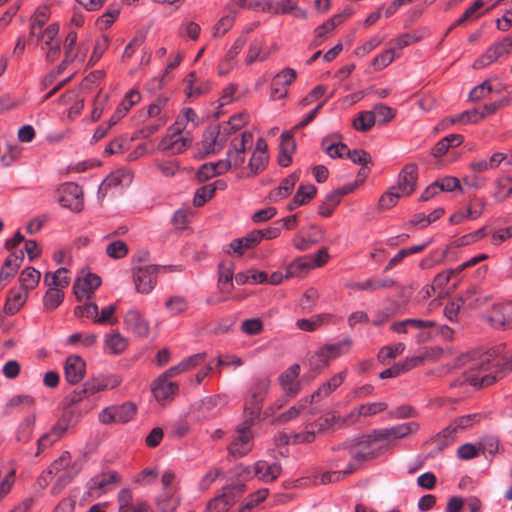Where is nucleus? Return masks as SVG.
Instances as JSON below:
<instances>
[{"mask_svg": "<svg viewBox=\"0 0 512 512\" xmlns=\"http://www.w3.org/2000/svg\"><path fill=\"white\" fill-rule=\"evenodd\" d=\"M501 366L512 369V352L503 356L497 355L495 350L485 353L471 352L461 355L453 367H464V381L473 387L482 388L490 386L501 376Z\"/></svg>", "mask_w": 512, "mask_h": 512, "instance_id": "obj_1", "label": "nucleus"}, {"mask_svg": "<svg viewBox=\"0 0 512 512\" xmlns=\"http://www.w3.org/2000/svg\"><path fill=\"white\" fill-rule=\"evenodd\" d=\"M81 469V459L72 461L70 453L65 451L50 465L41 479L45 484L54 481L51 492L56 495L79 474Z\"/></svg>", "mask_w": 512, "mask_h": 512, "instance_id": "obj_2", "label": "nucleus"}, {"mask_svg": "<svg viewBox=\"0 0 512 512\" xmlns=\"http://www.w3.org/2000/svg\"><path fill=\"white\" fill-rule=\"evenodd\" d=\"M340 457L343 459L349 458V462L343 471L325 472L321 475L320 481L322 484L337 482L341 480L344 475L350 474L355 471L363 461L374 458L375 454L366 445V442H358L355 444L345 443L339 448Z\"/></svg>", "mask_w": 512, "mask_h": 512, "instance_id": "obj_3", "label": "nucleus"}, {"mask_svg": "<svg viewBox=\"0 0 512 512\" xmlns=\"http://www.w3.org/2000/svg\"><path fill=\"white\" fill-rule=\"evenodd\" d=\"M254 136L251 131H242L228 140L226 158L220 160V168H240L245 163L246 150L253 146Z\"/></svg>", "mask_w": 512, "mask_h": 512, "instance_id": "obj_4", "label": "nucleus"}, {"mask_svg": "<svg viewBox=\"0 0 512 512\" xmlns=\"http://www.w3.org/2000/svg\"><path fill=\"white\" fill-rule=\"evenodd\" d=\"M271 380L266 375L255 376L251 379L244 404V416L258 418L262 404L269 393Z\"/></svg>", "mask_w": 512, "mask_h": 512, "instance_id": "obj_5", "label": "nucleus"}, {"mask_svg": "<svg viewBox=\"0 0 512 512\" xmlns=\"http://www.w3.org/2000/svg\"><path fill=\"white\" fill-rule=\"evenodd\" d=\"M281 472L282 467L279 463L258 460L254 463L253 468L240 464L230 473L232 477H238V480L244 483L245 480L252 476L263 482H272L280 476Z\"/></svg>", "mask_w": 512, "mask_h": 512, "instance_id": "obj_6", "label": "nucleus"}, {"mask_svg": "<svg viewBox=\"0 0 512 512\" xmlns=\"http://www.w3.org/2000/svg\"><path fill=\"white\" fill-rule=\"evenodd\" d=\"M255 420L256 418L245 416V419L237 425L235 435L228 447L229 453L234 458L243 457L252 450L254 439L252 427Z\"/></svg>", "mask_w": 512, "mask_h": 512, "instance_id": "obj_7", "label": "nucleus"}, {"mask_svg": "<svg viewBox=\"0 0 512 512\" xmlns=\"http://www.w3.org/2000/svg\"><path fill=\"white\" fill-rule=\"evenodd\" d=\"M58 34L59 25L52 23L30 36L31 40L35 39V44L40 47L48 62L55 61L60 55L61 47Z\"/></svg>", "mask_w": 512, "mask_h": 512, "instance_id": "obj_8", "label": "nucleus"}, {"mask_svg": "<svg viewBox=\"0 0 512 512\" xmlns=\"http://www.w3.org/2000/svg\"><path fill=\"white\" fill-rule=\"evenodd\" d=\"M244 489L245 484L240 480L224 486L222 493L208 502L205 512H227L240 498Z\"/></svg>", "mask_w": 512, "mask_h": 512, "instance_id": "obj_9", "label": "nucleus"}, {"mask_svg": "<svg viewBox=\"0 0 512 512\" xmlns=\"http://www.w3.org/2000/svg\"><path fill=\"white\" fill-rule=\"evenodd\" d=\"M120 382V378L115 374L95 376L87 380L80 391H75L73 395H71L70 401L72 403L80 401L82 394L91 396L105 390L113 389L117 387Z\"/></svg>", "mask_w": 512, "mask_h": 512, "instance_id": "obj_10", "label": "nucleus"}, {"mask_svg": "<svg viewBox=\"0 0 512 512\" xmlns=\"http://www.w3.org/2000/svg\"><path fill=\"white\" fill-rule=\"evenodd\" d=\"M159 267L153 264H143L133 267V282L139 294H150L157 285Z\"/></svg>", "mask_w": 512, "mask_h": 512, "instance_id": "obj_11", "label": "nucleus"}, {"mask_svg": "<svg viewBox=\"0 0 512 512\" xmlns=\"http://www.w3.org/2000/svg\"><path fill=\"white\" fill-rule=\"evenodd\" d=\"M120 482L121 477L118 472L114 470L97 474L87 482L88 495L94 498L101 497L112 491Z\"/></svg>", "mask_w": 512, "mask_h": 512, "instance_id": "obj_12", "label": "nucleus"}, {"mask_svg": "<svg viewBox=\"0 0 512 512\" xmlns=\"http://www.w3.org/2000/svg\"><path fill=\"white\" fill-rule=\"evenodd\" d=\"M351 344L352 342L349 338H345L337 343L326 344L315 352L311 364L314 365L316 369H323L329 365L331 360L346 353Z\"/></svg>", "mask_w": 512, "mask_h": 512, "instance_id": "obj_13", "label": "nucleus"}, {"mask_svg": "<svg viewBox=\"0 0 512 512\" xmlns=\"http://www.w3.org/2000/svg\"><path fill=\"white\" fill-rule=\"evenodd\" d=\"M230 139L226 130L220 125L209 126L203 133L201 150L204 155H214L222 151Z\"/></svg>", "mask_w": 512, "mask_h": 512, "instance_id": "obj_14", "label": "nucleus"}, {"mask_svg": "<svg viewBox=\"0 0 512 512\" xmlns=\"http://www.w3.org/2000/svg\"><path fill=\"white\" fill-rule=\"evenodd\" d=\"M192 142L193 138L189 132L177 131L175 125H172L169 133L161 140L160 148L171 154H179L187 150Z\"/></svg>", "mask_w": 512, "mask_h": 512, "instance_id": "obj_15", "label": "nucleus"}, {"mask_svg": "<svg viewBox=\"0 0 512 512\" xmlns=\"http://www.w3.org/2000/svg\"><path fill=\"white\" fill-rule=\"evenodd\" d=\"M512 51V38L504 37L490 45L486 51L475 61V69L483 68L496 62L501 57L507 56Z\"/></svg>", "mask_w": 512, "mask_h": 512, "instance_id": "obj_16", "label": "nucleus"}, {"mask_svg": "<svg viewBox=\"0 0 512 512\" xmlns=\"http://www.w3.org/2000/svg\"><path fill=\"white\" fill-rule=\"evenodd\" d=\"M58 201L62 207L68 208L71 211L79 212L83 208V192L82 188L74 183H64L58 189Z\"/></svg>", "mask_w": 512, "mask_h": 512, "instance_id": "obj_17", "label": "nucleus"}, {"mask_svg": "<svg viewBox=\"0 0 512 512\" xmlns=\"http://www.w3.org/2000/svg\"><path fill=\"white\" fill-rule=\"evenodd\" d=\"M101 283V278L97 274L85 270L81 271L73 285L75 297L79 301L90 299Z\"/></svg>", "mask_w": 512, "mask_h": 512, "instance_id": "obj_18", "label": "nucleus"}, {"mask_svg": "<svg viewBox=\"0 0 512 512\" xmlns=\"http://www.w3.org/2000/svg\"><path fill=\"white\" fill-rule=\"evenodd\" d=\"M125 329L137 337L146 338L150 333V323L144 314L136 307L127 310L124 315Z\"/></svg>", "mask_w": 512, "mask_h": 512, "instance_id": "obj_19", "label": "nucleus"}, {"mask_svg": "<svg viewBox=\"0 0 512 512\" xmlns=\"http://www.w3.org/2000/svg\"><path fill=\"white\" fill-rule=\"evenodd\" d=\"M269 155L267 152V144L263 138H258L255 148L248 161L246 167V177H254L262 173L268 166Z\"/></svg>", "mask_w": 512, "mask_h": 512, "instance_id": "obj_20", "label": "nucleus"}, {"mask_svg": "<svg viewBox=\"0 0 512 512\" xmlns=\"http://www.w3.org/2000/svg\"><path fill=\"white\" fill-rule=\"evenodd\" d=\"M76 41H77V33L75 31H70L64 43V59L58 67V73H61L63 69L66 68L68 64L74 62H83L86 56L87 47L84 45H80L76 50Z\"/></svg>", "mask_w": 512, "mask_h": 512, "instance_id": "obj_21", "label": "nucleus"}, {"mask_svg": "<svg viewBox=\"0 0 512 512\" xmlns=\"http://www.w3.org/2000/svg\"><path fill=\"white\" fill-rule=\"evenodd\" d=\"M418 179V166L414 163L406 164L399 172L396 185L393 187L400 195L409 196L416 189Z\"/></svg>", "mask_w": 512, "mask_h": 512, "instance_id": "obj_22", "label": "nucleus"}, {"mask_svg": "<svg viewBox=\"0 0 512 512\" xmlns=\"http://www.w3.org/2000/svg\"><path fill=\"white\" fill-rule=\"evenodd\" d=\"M485 319L493 328H511L512 301L495 304L491 313Z\"/></svg>", "mask_w": 512, "mask_h": 512, "instance_id": "obj_23", "label": "nucleus"}, {"mask_svg": "<svg viewBox=\"0 0 512 512\" xmlns=\"http://www.w3.org/2000/svg\"><path fill=\"white\" fill-rule=\"evenodd\" d=\"M299 374L300 366L298 364L291 365L280 374L279 383L286 397L293 398L301 390V384L298 380Z\"/></svg>", "mask_w": 512, "mask_h": 512, "instance_id": "obj_24", "label": "nucleus"}, {"mask_svg": "<svg viewBox=\"0 0 512 512\" xmlns=\"http://www.w3.org/2000/svg\"><path fill=\"white\" fill-rule=\"evenodd\" d=\"M295 78L296 71L292 68H285L277 73L271 83V98H284L288 93L287 87L291 85Z\"/></svg>", "mask_w": 512, "mask_h": 512, "instance_id": "obj_25", "label": "nucleus"}, {"mask_svg": "<svg viewBox=\"0 0 512 512\" xmlns=\"http://www.w3.org/2000/svg\"><path fill=\"white\" fill-rule=\"evenodd\" d=\"M387 408L388 404L384 401L361 404L351 410L344 422L353 424L356 423L360 417H371L385 411Z\"/></svg>", "mask_w": 512, "mask_h": 512, "instance_id": "obj_26", "label": "nucleus"}, {"mask_svg": "<svg viewBox=\"0 0 512 512\" xmlns=\"http://www.w3.org/2000/svg\"><path fill=\"white\" fill-rule=\"evenodd\" d=\"M171 377L166 375L164 372L159 378L154 382L152 392L155 399L158 402H165L170 399L173 395L178 391V385L172 381H170Z\"/></svg>", "mask_w": 512, "mask_h": 512, "instance_id": "obj_27", "label": "nucleus"}, {"mask_svg": "<svg viewBox=\"0 0 512 512\" xmlns=\"http://www.w3.org/2000/svg\"><path fill=\"white\" fill-rule=\"evenodd\" d=\"M252 29H247L244 31L233 43V45L228 50L224 60L221 62L219 66V74L224 75L227 74L233 66L236 64V57L243 49L246 43V36Z\"/></svg>", "mask_w": 512, "mask_h": 512, "instance_id": "obj_28", "label": "nucleus"}, {"mask_svg": "<svg viewBox=\"0 0 512 512\" xmlns=\"http://www.w3.org/2000/svg\"><path fill=\"white\" fill-rule=\"evenodd\" d=\"M132 181V173L127 169H118L110 173L100 184L98 193L104 196L111 187L125 186Z\"/></svg>", "mask_w": 512, "mask_h": 512, "instance_id": "obj_29", "label": "nucleus"}, {"mask_svg": "<svg viewBox=\"0 0 512 512\" xmlns=\"http://www.w3.org/2000/svg\"><path fill=\"white\" fill-rule=\"evenodd\" d=\"M346 374L347 371L344 370L340 373L333 375L329 380L322 383V385L309 397L311 404L315 401H320L328 397L344 382Z\"/></svg>", "mask_w": 512, "mask_h": 512, "instance_id": "obj_30", "label": "nucleus"}, {"mask_svg": "<svg viewBox=\"0 0 512 512\" xmlns=\"http://www.w3.org/2000/svg\"><path fill=\"white\" fill-rule=\"evenodd\" d=\"M351 12L349 10H344L339 14L334 15L329 20L321 24L315 29V39L314 44L320 45L326 35L332 32L338 25H340L343 21L349 18Z\"/></svg>", "mask_w": 512, "mask_h": 512, "instance_id": "obj_31", "label": "nucleus"}, {"mask_svg": "<svg viewBox=\"0 0 512 512\" xmlns=\"http://www.w3.org/2000/svg\"><path fill=\"white\" fill-rule=\"evenodd\" d=\"M64 370L67 381L76 384L84 377L85 362L79 356H70L66 359Z\"/></svg>", "mask_w": 512, "mask_h": 512, "instance_id": "obj_32", "label": "nucleus"}, {"mask_svg": "<svg viewBox=\"0 0 512 512\" xmlns=\"http://www.w3.org/2000/svg\"><path fill=\"white\" fill-rule=\"evenodd\" d=\"M141 95L140 92L136 89L129 90L120 104L118 105L117 109L115 110L114 114L110 117L111 118V124H117L127 113L128 111L140 101Z\"/></svg>", "mask_w": 512, "mask_h": 512, "instance_id": "obj_33", "label": "nucleus"}, {"mask_svg": "<svg viewBox=\"0 0 512 512\" xmlns=\"http://www.w3.org/2000/svg\"><path fill=\"white\" fill-rule=\"evenodd\" d=\"M28 298V291L20 288H13L9 291L4 312L8 315H14L25 304Z\"/></svg>", "mask_w": 512, "mask_h": 512, "instance_id": "obj_34", "label": "nucleus"}, {"mask_svg": "<svg viewBox=\"0 0 512 512\" xmlns=\"http://www.w3.org/2000/svg\"><path fill=\"white\" fill-rule=\"evenodd\" d=\"M129 341L119 332L107 334L104 338V350L111 355L122 354L128 347Z\"/></svg>", "mask_w": 512, "mask_h": 512, "instance_id": "obj_35", "label": "nucleus"}, {"mask_svg": "<svg viewBox=\"0 0 512 512\" xmlns=\"http://www.w3.org/2000/svg\"><path fill=\"white\" fill-rule=\"evenodd\" d=\"M299 178V172H293L292 174L287 176L285 179H283V181L277 188H275L269 193V199L272 202H278L287 197L294 189V186L296 182L299 180Z\"/></svg>", "mask_w": 512, "mask_h": 512, "instance_id": "obj_36", "label": "nucleus"}, {"mask_svg": "<svg viewBox=\"0 0 512 512\" xmlns=\"http://www.w3.org/2000/svg\"><path fill=\"white\" fill-rule=\"evenodd\" d=\"M206 353L201 352L194 355H191L185 359H183L180 363L177 365L169 368L167 371H165L166 375L170 377H174L178 374H181L183 372L189 371L191 369H194L199 364H201L206 359Z\"/></svg>", "mask_w": 512, "mask_h": 512, "instance_id": "obj_37", "label": "nucleus"}, {"mask_svg": "<svg viewBox=\"0 0 512 512\" xmlns=\"http://www.w3.org/2000/svg\"><path fill=\"white\" fill-rule=\"evenodd\" d=\"M181 503L178 492L162 491L156 498L158 512H175Z\"/></svg>", "mask_w": 512, "mask_h": 512, "instance_id": "obj_38", "label": "nucleus"}, {"mask_svg": "<svg viewBox=\"0 0 512 512\" xmlns=\"http://www.w3.org/2000/svg\"><path fill=\"white\" fill-rule=\"evenodd\" d=\"M422 361H423V358L420 356L406 359L402 363H397V364L393 365L392 367H389V368L383 370L380 373L379 377L382 379L396 377V376L400 375L401 373H403L405 371H409L410 369L418 366Z\"/></svg>", "mask_w": 512, "mask_h": 512, "instance_id": "obj_39", "label": "nucleus"}, {"mask_svg": "<svg viewBox=\"0 0 512 512\" xmlns=\"http://www.w3.org/2000/svg\"><path fill=\"white\" fill-rule=\"evenodd\" d=\"M333 316L329 313L313 315L308 319H299L296 326L303 331L313 332L324 324L330 323Z\"/></svg>", "mask_w": 512, "mask_h": 512, "instance_id": "obj_40", "label": "nucleus"}, {"mask_svg": "<svg viewBox=\"0 0 512 512\" xmlns=\"http://www.w3.org/2000/svg\"><path fill=\"white\" fill-rule=\"evenodd\" d=\"M315 429H308L302 433H295L292 435H287L285 433H279L275 437V442L277 445L289 444V443H310L315 438Z\"/></svg>", "mask_w": 512, "mask_h": 512, "instance_id": "obj_41", "label": "nucleus"}, {"mask_svg": "<svg viewBox=\"0 0 512 512\" xmlns=\"http://www.w3.org/2000/svg\"><path fill=\"white\" fill-rule=\"evenodd\" d=\"M249 119L248 113L241 112L231 116L227 122L220 124V126L226 130L229 137H233L243 131L242 128L249 122Z\"/></svg>", "mask_w": 512, "mask_h": 512, "instance_id": "obj_42", "label": "nucleus"}, {"mask_svg": "<svg viewBox=\"0 0 512 512\" xmlns=\"http://www.w3.org/2000/svg\"><path fill=\"white\" fill-rule=\"evenodd\" d=\"M311 404V401L309 400V397L302 398L298 401L297 404L290 407L285 412L279 414L275 419V423H287L290 421L295 420L301 412H303L305 409L308 408V406Z\"/></svg>", "mask_w": 512, "mask_h": 512, "instance_id": "obj_43", "label": "nucleus"}, {"mask_svg": "<svg viewBox=\"0 0 512 512\" xmlns=\"http://www.w3.org/2000/svg\"><path fill=\"white\" fill-rule=\"evenodd\" d=\"M512 194V177L502 175L495 180V188L491 193L496 201H503Z\"/></svg>", "mask_w": 512, "mask_h": 512, "instance_id": "obj_44", "label": "nucleus"}, {"mask_svg": "<svg viewBox=\"0 0 512 512\" xmlns=\"http://www.w3.org/2000/svg\"><path fill=\"white\" fill-rule=\"evenodd\" d=\"M311 269H313V263L311 259L307 256H302L289 264L286 269L285 277H299L303 274H306Z\"/></svg>", "mask_w": 512, "mask_h": 512, "instance_id": "obj_45", "label": "nucleus"}, {"mask_svg": "<svg viewBox=\"0 0 512 512\" xmlns=\"http://www.w3.org/2000/svg\"><path fill=\"white\" fill-rule=\"evenodd\" d=\"M295 149V142L289 133H282L281 148L278 155V163L281 167H287L291 163V153Z\"/></svg>", "mask_w": 512, "mask_h": 512, "instance_id": "obj_46", "label": "nucleus"}, {"mask_svg": "<svg viewBox=\"0 0 512 512\" xmlns=\"http://www.w3.org/2000/svg\"><path fill=\"white\" fill-rule=\"evenodd\" d=\"M264 41L261 39H255L249 46L248 55L246 58V64L250 65L256 61H265L270 57V53L264 51Z\"/></svg>", "mask_w": 512, "mask_h": 512, "instance_id": "obj_47", "label": "nucleus"}, {"mask_svg": "<svg viewBox=\"0 0 512 512\" xmlns=\"http://www.w3.org/2000/svg\"><path fill=\"white\" fill-rule=\"evenodd\" d=\"M40 278L41 273L38 270L33 267H26L19 276L20 287L23 290H32L38 285Z\"/></svg>", "mask_w": 512, "mask_h": 512, "instance_id": "obj_48", "label": "nucleus"}, {"mask_svg": "<svg viewBox=\"0 0 512 512\" xmlns=\"http://www.w3.org/2000/svg\"><path fill=\"white\" fill-rule=\"evenodd\" d=\"M321 148L330 158H343L348 153V146L342 142H332L328 137L321 142Z\"/></svg>", "mask_w": 512, "mask_h": 512, "instance_id": "obj_49", "label": "nucleus"}, {"mask_svg": "<svg viewBox=\"0 0 512 512\" xmlns=\"http://www.w3.org/2000/svg\"><path fill=\"white\" fill-rule=\"evenodd\" d=\"M44 283L47 286L57 287L60 290H62L69 284L67 270L61 267L57 269L54 273H46L44 277Z\"/></svg>", "mask_w": 512, "mask_h": 512, "instance_id": "obj_50", "label": "nucleus"}, {"mask_svg": "<svg viewBox=\"0 0 512 512\" xmlns=\"http://www.w3.org/2000/svg\"><path fill=\"white\" fill-rule=\"evenodd\" d=\"M50 17L49 8L47 6H40L36 9L30 24L29 36H33L38 30L44 29V25Z\"/></svg>", "mask_w": 512, "mask_h": 512, "instance_id": "obj_51", "label": "nucleus"}, {"mask_svg": "<svg viewBox=\"0 0 512 512\" xmlns=\"http://www.w3.org/2000/svg\"><path fill=\"white\" fill-rule=\"evenodd\" d=\"M419 429V424L415 421L405 422L390 427L391 440L405 438Z\"/></svg>", "mask_w": 512, "mask_h": 512, "instance_id": "obj_52", "label": "nucleus"}, {"mask_svg": "<svg viewBox=\"0 0 512 512\" xmlns=\"http://www.w3.org/2000/svg\"><path fill=\"white\" fill-rule=\"evenodd\" d=\"M64 299V292L57 287L48 286L43 297V305L47 310L56 309Z\"/></svg>", "mask_w": 512, "mask_h": 512, "instance_id": "obj_53", "label": "nucleus"}, {"mask_svg": "<svg viewBox=\"0 0 512 512\" xmlns=\"http://www.w3.org/2000/svg\"><path fill=\"white\" fill-rule=\"evenodd\" d=\"M234 267L231 263L219 265V285L224 292H230L233 287Z\"/></svg>", "mask_w": 512, "mask_h": 512, "instance_id": "obj_54", "label": "nucleus"}, {"mask_svg": "<svg viewBox=\"0 0 512 512\" xmlns=\"http://www.w3.org/2000/svg\"><path fill=\"white\" fill-rule=\"evenodd\" d=\"M377 122V116L372 111H362L353 120V127L358 131H368Z\"/></svg>", "mask_w": 512, "mask_h": 512, "instance_id": "obj_55", "label": "nucleus"}, {"mask_svg": "<svg viewBox=\"0 0 512 512\" xmlns=\"http://www.w3.org/2000/svg\"><path fill=\"white\" fill-rule=\"evenodd\" d=\"M165 308L171 316H177L186 312L188 301L183 296H172L165 302Z\"/></svg>", "mask_w": 512, "mask_h": 512, "instance_id": "obj_56", "label": "nucleus"}, {"mask_svg": "<svg viewBox=\"0 0 512 512\" xmlns=\"http://www.w3.org/2000/svg\"><path fill=\"white\" fill-rule=\"evenodd\" d=\"M228 171V169L220 168V160L217 162L205 163L203 164L198 172L197 176L199 180H208L216 175L224 174Z\"/></svg>", "mask_w": 512, "mask_h": 512, "instance_id": "obj_57", "label": "nucleus"}, {"mask_svg": "<svg viewBox=\"0 0 512 512\" xmlns=\"http://www.w3.org/2000/svg\"><path fill=\"white\" fill-rule=\"evenodd\" d=\"M478 446L483 454L494 456L499 450V439L494 435H484L479 438Z\"/></svg>", "mask_w": 512, "mask_h": 512, "instance_id": "obj_58", "label": "nucleus"}, {"mask_svg": "<svg viewBox=\"0 0 512 512\" xmlns=\"http://www.w3.org/2000/svg\"><path fill=\"white\" fill-rule=\"evenodd\" d=\"M483 119L480 109H472L461 112L449 119L451 124L462 122L464 124H475Z\"/></svg>", "mask_w": 512, "mask_h": 512, "instance_id": "obj_59", "label": "nucleus"}, {"mask_svg": "<svg viewBox=\"0 0 512 512\" xmlns=\"http://www.w3.org/2000/svg\"><path fill=\"white\" fill-rule=\"evenodd\" d=\"M115 414L117 423H127L136 414V406L132 403L115 406Z\"/></svg>", "mask_w": 512, "mask_h": 512, "instance_id": "obj_60", "label": "nucleus"}, {"mask_svg": "<svg viewBox=\"0 0 512 512\" xmlns=\"http://www.w3.org/2000/svg\"><path fill=\"white\" fill-rule=\"evenodd\" d=\"M443 214H444V209L442 207H438L435 210H433L431 213H429L428 215H424V214L416 215L413 218L412 223L414 225H418L420 228H425L432 222L439 219Z\"/></svg>", "mask_w": 512, "mask_h": 512, "instance_id": "obj_61", "label": "nucleus"}, {"mask_svg": "<svg viewBox=\"0 0 512 512\" xmlns=\"http://www.w3.org/2000/svg\"><path fill=\"white\" fill-rule=\"evenodd\" d=\"M197 114L192 108H184L173 125L177 131L185 130L188 123H195Z\"/></svg>", "mask_w": 512, "mask_h": 512, "instance_id": "obj_62", "label": "nucleus"}, {"mask_svg": "<svg viewBox=\"0 0 512 512\" xmlns=\"http://www.w3.org/2000/svg\"><path fill=\"white\" fill-rule=\"evenodd\" d=\"M396 57V54L394 52V48H389L385 50L384 52L377 55L373 61L372 65L376 71L382 70L385 67H387L389 64H391Z\"/></svg>", "mask_w": 512, "mask_h": 512, "instance_id": "obj_63", "label": "nucleus"}, {"mask_svg": "<svg viewBox=\"0 0 512 512\" xmlns=\"http://www.w3.org/2000/svg\"><path fill=\"white\" fill-rule=\"evenodd\" d=\"M128 246L122 240L109 243L106 247V254L113 259H120L127 255Z\"/></svg>", "mask_w": 512, "mask_h": 512, "instance_id": "obj_64", "label": "nucleus"}]
</instances>
